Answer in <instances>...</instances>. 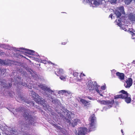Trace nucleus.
Returning <instances> with one entry per match:
<instances>
[{
    "label": "nucleus",
    "mask_w": 135,
    "mask_h": 135,
    "mask_svg": "<svg viewBox=\"0 0 135 135\" xmlns=\"http://www.w3.org/2000/svg\"><path fill=\"white\" fill-rule=\"evenodd\" d=\"M1 55V53H0V55Z\"/></svg>",
    "instance_id": "obj_49"
},
{
    "label": "nucleus",
    "mask_w": 135,
    "mask_h": 135,
    "mask_svg": "<svg viewBox=\"0 0 135 135\" xmlns=\"http://www.w3.org/2000/svg\"><path fill=\"white\" fill-rule=\"evenodd\" d=\"M67 120L68 121L67 122L69 123L70 124H71L72 126L73 127L76 126L78 123H80V120L78 119H75L74 121H71L70 120L68 119L67 118Z\"/></svg>",
    "instance_id": "obj_13"
},
{
    "label": "nucleus",
    "mask_w": 135,
    "mask_h": 135,
    "mask_svg": "<svg viewBox=\"0 0 135 135\" xmlns=\"http://www.w3.org/2000/svg\"><path fill=\"white\" fill-rule=\"evenodd\" d=\"M88 98L90 100H94L91 97H88Z\"/></svg>",
    "instance_id": "obj_35"
},
{
    "label": "nucleus",
    "mask_w": 135,
    "mask_h": 135,
    "mask_svg": "<svg viewBox=\"0 0 135 135\" xmlns=\"http://www.w3.org/2000/svg\"><path fill=\"white\" fill-rule=\"evenodd\" d=\"M66 77V76L65 75H61L60 77V78L63 81H65Z\"/></svg>",
    "instance_id": "obj_23"
},
{
    "label": "nucleus",
    "mask_w": 135,
    "mask_h": 135,
    "mask_svg": "<svg viewBox=\"0 0 135 135\" xmlns=\"http://www.w3.org/2000/svg\"><path fill=\"white\" fill-rule=\"evenodd\" d=\"M30 85H31L30 86L29 85H27V84H25L23 85L25 86H27L28 88L29 89H31L32 87H33L36 89H37V86H38L45 92L46 95H47L48 97H49L48 94V93L50 94L54 95H55V91L51 89L50 88L48 87L46 85H45L40 84L39 85L37 84L36 85V86L35 84L33 85L31 84Z\"/></svg>",
    "instance_id": "obj_1"
},
{
    "label": "nucleus",
    "mask_w": 135,
    "mask_h": 135,
    "mask_svg": "<svg viewBox=\"0 0 135 135\" xmlns=\"http://www.w3.org/2000/svg\"><path fill=\"white\" fill-rule=\"evenodd\" d=\"M38 97H35L34 98V100L38 104H43V106L44 107V109L47 111L49 110V106L46 104L44 103V101L42 100V98L41 97L38 95Z\"/></svg>",
    "instance_id": "obj_7"
},
{
    "label": "nucleus",
    "mask_w": 135,
    "mask_h": 135,
    "mask_svg": "<svg viewBox=\"0 0 135 135\" xmlns=\"http://www.w3.org/2000/svg\"><path fill=\"white\" fill-rule=\"evenodd\" d=\"M89 129L90 131L94 130L95 125L97 122V118L94 114L91 115L89 119Z\"/></svg>",
    "instance_id": "obj_5"
},
{
    "label": "nucleus",
    "mask_w": 135,
    "mask_h": 135,
    "mask_svg": "<svg viewBox=\"0 0 135 135\" xmlns=\"http://www.w3.org/2000/svg\"><path fill=\"white\" fill-rule=\"evenodd\" d=\"M131 34L132 36H135V33H134L133 32H131Z\"/></svg>",
    "instance_id": "obj_38"
},
{
    "label": "nucleus",
    "mask_w": 135,
    "mask_h": 135,
    "mask_svg": "<svg viewBox=\"0 0 135 135\" xmlns=\"http://www.w3.org/2000/svg\"><path fill=\"white\" fill-rule=\"evenodd\" d=\"M89 90L95 91V86H98L97 83L95 81L92 82L91 81L88 83Z\"/></svg>",
    "instance_id": "obj_12"
},
{
    "label": "nucleus",
    "mask_w": 135,
    "mask_h": 135,
    "mask_svg": "<svg viewBox=\"0 0 135 135\" xmlns=\"http://www.w3.org/2000/svg\"><path fill=\"white\" fill-rule=\"evenodd\" d=\"M66 42H62V44L63 45H65L66 44Z\"/></svg>",
    "instance_id": "obj_39"
},
{
    "label": "nucleus",
    "mask_w": 135,
    "mask_h": 135,
    "mask_svg": "<svg viewBox=\"0 0 135 135\" xmlns=\"http://www.w3.org/2000/svg\"><path fill=\"white\" fill-rule=\"evenodd\" d=\"M120 92L122 93V94L117 95L115 97V99L120 98L124 99L125 101L127 103H130L131 101V95L128 93L127 92L125 91L122 90L120 91Z\"/></svg>",
    "instance_id": "obj_4"
},
{
    "label": "nucleus",
    "mask_w": 135,
    "mask_h": 135,
    "mask_svg": "<svg viewBox=\"0 0 135 135\" xmlns=\"http://www.w3.org/2000/svg\"><path fill=\"white\" fill-rule=\"evenodd\" d=\"M134 84L135 85V82H134Z\"/></svg>",
    "instance_id": "obj_48"
},
{
    "label": "nucleus",
    "mask_w": 135,
    "mask_h": 135,
    "mask_svg": "<svg viewBox=\"0 0 135 135\" xmlns=\"http://www.w3.org/2000/svg\"><path fill=\"white\" fill-rule=\"evenodd\" d=\"M110 2L111 4L115 3L117 2V0H110Z\"/></svg>",
    "instance_id": "obj_30"
},
{
    "label": "nucleus",
    "mask_w": 135,
    "mask_h": 135,
    "mask_svg": "<svg viewBox=\"0 0 135 135\" xmlns=\"http://www.w3.org/2000/svg\"><path fill=\"white\" fill-rule=\"evenodd\" d=\"M85 76V75H84V74L83 73H81V74L80 75V76L81 80V77H83V76Z\"/></svg>",
    "instance_id": "obj_33"
},
{
    "label": "nucleus",
    "mask_w": 135,
    "mask_h": 135,
    "mask_svg": "<svg viewBox=\"0 0 135 135\" xmlns=\"http://www.w3.org/2000/svg\"><path fill=\"white\" fill-rule=\"evenodd\" d=\"M12 85V84H9V86H8V87H10Z\"/></svg>",
    "instance_id": "obj_40"
},
{
    "label": "nucleus",
    "mask_w": 135,
    "mask_h": 135,
    "mask_svg": "<svg viewBox=\"0 0 135 135\" xmlns=\"http://www.w3.org/2000/svg\"><path fill=\"white\" fill-rule=\"evenodd\" d=\"M133 1H134H134H134V0H133Z\"/></svg>",
    "instance_id": "obj_45"
},
{
    "label": "nucleus",
    "mask_w": 135,
    "mask_h": 135,
    "mask_svg": "<svg viewBox=\"0 0 135 135\" xmlns=\"http://www.w3.org/2000/svg\"><path fill=\"white\" fill-rule=\"evenodd\" d=\"M98 102L101 104H103L108 105L107 108H109L112 106V105L114 103V100H98Z\"/></svg>",
    "instance_id": "obj_8"
},
{
    "label": "nucleus",
    "mask_w": 135,
    "mask_h": 135,
    "mask_svg": "<svg viewBox=\"0 0 135 135\" xmlns=\"http://www.w3.org/2000/svg\"><path fill=\"white\" fill-rule=\"evenodd\" d=\"M12 50L16 52H21L24 54H26L27 56H28V57L32 58V59H33V58H35V57H33V55L36 54L35 51H33L23 48H18L15 47H13Z\"/></svg>",
    "instance_id": "obj_2"
},
{
    "label": "nucleus",
    "mask_w": 135,
    "mask_h": 135,
    "mask_svg": "<svg viewBox=\"0 0 135 135\" xmlns=\"http://www.w3.org/2000/svg\"><path fill=\"white\" fill-rule=\"evenodd\" d=\"M73 75L74 76V79L77 81H81L80 76V74L76 72V71H73Z\"/></svg>",
    "instance_id": "obj_17"
},
{
    "label": "nucleus",
    "mask_w": 135,
    "mask_h": 135,
    "mask_svg": "<svg viewBox=\"0 0 135 135\" xmlns=\"http://www.w3.org/2000/svg\"><path fill=\"white\" fill-rule=\"evenodd\" d=\"M113 17V15L112 14H111L109 16V17L111 18L112 19L113 18V17Z\"/></svg>",
    "instance_id": "obj_37"
},
{
    "label": "nucleus",
    "mask_w": 135,
    "mask_h": 135,
    "mask_svg": "<svg viewBox=\"0 0 135 135\" xmlns=\"http://www.w3.org/2000/svg\"><path fill=\"white\" fill-rule=\"evenodd\" d=\"M6 69H1L0 68V75H4L6 74Z\"/></svg>",
    "instance_id": "obj_21"
},
{
    "label": "nucleus",
    "mask_w": 135,
    "mask_h": 135,
    "mask_svg": "<svg viewBox=\"0 0 135 135\" xmlns=\"http://www.w3.org/2000/svg\"><path fill=\"white\" fill-rule=\"evenodd\" d=\"M134 61H133V62H132V63H134Z\"/></svg>",
    "instance_id": "obj_43"
},
{
    "label": "nucleus",
    "mask_w": 135,
    "mask_h": 135,
    "mask_svg": "<svg viewBox=\"0 0 135 135\" xmlns=\"http://www.w3.org/2000/svg\"><path fill=\"white\" fill-rule=\"evenodd\" d=\"M116 75L121 80H123L124 79V75L123 73L117 72L116 73Z\"/></svg>",
    "instance_id": "obj_19"
},
{
    "label": "nucleus",
    "mask_w": 135,
    "mask_h": 135,
    "mask_svg": "<svg viewBox=\"0 0 135 135\" xmlns=\"http://www.w3.org/2000/svg\"><path fill=\"white\" fill-rule=\"evenodd\" d=\"M70 70H71V71L72 70V69H70Z\"/></svg>",
    "instance_id": "obj_46"
},
{
    "label": "nucleus",
    "mask_w": 135,
    "mask_h": 135,
    "mask_svg": "<svg viewBox=\"0 0 135 135\" xmlns=\"http://www.w3.org/2000/svg\"><path fill=\"white\" fill-rule=\"evenodd\" d=\"M132 0H124L125 3L127 4H129L132 1Z\"/></svg>",
    "instance_id": "obj_27"
},
{
    "label": "nucleus",
    "mask_w": 135,
    "mask_h": 135,
    "mask_svg": "<svg viewBox=\"0 0 135 135\" xmlns=\"http://www.w3.org/2000/svg\"><path fill=\"white\" fill-rule=\"evenodd\" d=\"M64 115H65L66 117L63 115L62 114L60 115V117L62 118L63 119H65L66 120V122H68V121L67 120V118L68 119L70 120L71 118L70 115V112L67 110H65V111H64Z\"/></svg>",
    "instance_id": "obj_11"
},
{
    "label": "nucleus",
    "mask_w": 135,
    "mask_h": 135,
    "mask_svg": "<svg viewBox=\"0 0 135 135\" xmlns=\"http://www.w3.org/2000/svg\"><path fill=\"white\" fill-rule=\"evenodd\" d=\"M132 79L131 78H129L126 81L124 84V86L126 88H129L132 85Z\"/></svg>",
    "instance_id": "obj_15"
},
{
    "label": "nucleus",
    "mask_w": 135,
    "mask_h": 135,
    "mask_svg": "<svg viewBox=\"0 0 135 135\" xmlns=\"http://www.w3.org/2000/svg\"><path fill=\"white\" fill-rule=\"evenodd\" d=\"M37 59L38 60V61L40 62H41L42 63H43L46 64L47 63L50 64V63L51 64H52L51 62H49L48 61L47 59L46 58H44V57H41L39 56H38L37 57Z\"/></svg>",
    "instance_id": "obj_14"
},
{
    "label": "nucleus",
    "mask_w": 135,
    "mask_h": 135,
    "mask_svg": "<svg viewBox=\"0 0 135 135\" xmlns=\"http://www.w3.org/2000/svg\"><path fill=\"white\" fill-rule=\"evenodd\" d=\"M12 134H17V133L15 132V131H12Z\"/></svg>",
    "instance_id": "obj_36"
},
{
    "label": "nucleus",
    "mask_w": 135,
    "mask_h": 135,
    "mask_svg": "<svg viewBox=\"0 0 135 135\" xmlns=\"http://www.w3.org/2000/svg\"><path fill=\"white\" fill-rule=\"evenodd\" d=\"M1 83V85H3V83Z\"/></svg>",
    "instance_id": "obj_44"
},
{
    "label": "nucleus",
    "mask_w": 135,
    "mask_h": 135,
    "mask_svg": "<svg viewBox=\"0 0 135 135\" xmlns=\"http://www.w3.org/2000/svg\"><path fill=\"white\" fill-rule=\"evenodd\" d=\"M115 10V14L117 18L120 17L122 14H125L124 9H117Z\"/></svg>",
    "instance_id": "obj_16"
},
{
    "label": "nucleus",
    "mask_w": 135,
    "mask_h": 135,
    "mask_svg": "<svg viewBox=\"0 0 135 135\" xmlns=\"http://www.w3.org/2000/svg\"><path fill=\"white\" fill-rule=\"evenodd\" d=\"M115 22L116 23V24L119 26L122 29L124 30L125 31L127 30V29L124 27V26L126 27L127 26L125 25H124V22L123 21H121L120 19L119 18L118 20H116L115 21Z\"/></svg>",
    "instance_id": "obj_10"
},
{
    "label": "nucleus",
    "mask_w": 135,
    "mask_h": 135,
    "mask_svg": "<svg viewBox=\"0 0 135 135\" xmlns=\"http://www.w3.org/2000/svg\"><path fill=\"white\" fill-rule=\"evenodd\" d=\"M21 74L22 76H23V77H25L27 76V74L26 73L25 71H23L22 72H21Z\"/></svg>",
    "instance_id": "obj_25"
},
{
    "label": "nucleus",
    "mask_w": 135,
    "mask_h": 135,
    "mask_svg": "<svg viewBox=\"0 0 135 135\" xmlns=\"http://www.w3.org/2000/svg\"><path fill=\"white\" fill-rule=\"evenodd\" d=\"M57 91L58 94H61L62 95H64V93L65 92V90H59V91Z\"/></svg>",
    "instance_id": "obj_26"
},
{
    "label": "nucleus",
    "mask_w": 135,
    "mask_h": 135,
    "mask_svg": "<svg viewBox=\"0 0 135 135\" xmlns=\"http://www.w3.org/2000/svg\"><path fill=\"white\" fill-rule=\"evenodd\" d=\"M78 132L77 133V131L75 130L74 132L75 135H85L87 131V128L83 127L79 128L78 130Z\"/></svg>",
    "instance_id": "obj_9"
},
{
    "label": "nucleus",
    "mask_w": 135,
    "mask_h": 135,
    "mask_svg": "<svg viewBox=\"0 0 135 135\" xmlns=\"http://www.w3.org/2000/svg\"><path fill=\"white\" fill-rule=\"evenodd\" d=\"M105 88L106 86L104 85L102 86L101 87V89H100V86L98 85L95 86V91L100 96L104 97V95L107 94V92L105 90Z\"/></svg>",
    "instance_id": "obj_6"
},
{
    "label": "nucleus",
    "mask_w": 135,
    "mask_h": 135,
    "mask_svg": "<svg viewBox=\"0 0 135 135\" xmlns=\"http://www.w3.org/2000/svg\"><path fill=\"white\" fill-rule=\"evenodd\" d=\"M129 18V19L132 21H135V15H130Z\"/></svg>",
    "instance_id": "obj_22"
},
{
    "label": "nucleus",
    "mask_w": 135,
    "mask_h": 135,
    "mask_svg": "<svg viewBox=\"0 0 135 135\" xmlns=\"http://www.w3.org/2000/svg\"><path fill=\"white\" fill-rule=\"evenodd\" d=\"M11 134V135H13V134Z\"/></svg>",
    "instance_id": "obj_50"
},
{
    "label": "nucleus",
    "mask_w": 135,
    "mask_h": 135,
    "mask_svg": "<svg viewBox=\"0 0 135 135\" xmlns=\"http://www.w3.org/2000/svg\"><path fill=\"white\" fill-rule=\"evenodd\" d=\"M124 8V7L123 6H122L121 7L119 8L122 9V8Z\"/></svg>",
    "instance_id": "obj_41"
},
{
    "label": "nucleus",
    "mask_w": 135,
    "mask_h": 135,
    "mask_svg": "<svg viewBox=\"0 0 135 135\" xmlns=\"http://www.w3.org/2000/svg\"><path fill=\"white\" fill-rule=\"evenodd\" d=\"M4 64L5 62H4V60H2L1 59H0V64Z\"/></svg>",
    "instance_id": "obj_31"
},
{
    "label": "nucleus",
    "mask_w": 135,
    "mask_h": 135,
    "mask_svg": "<svg viewBox=\"0 0 135 135\" xmlns=\"http://www.w3.org/2000/svg\"><path fill=\"white\" fill-rule=\"evenodd\" d=\"M28 110H25V114L23 115L24 117L26 119V122L25 123L24 126L25 127V129H26L27 128H28L30 127L31 125H33L35 122V120L33 117L29 115L28 113Z\"/></svg>",
    "instance_id": "obj_3"
},
{
    "label": "nucleus",
    "mask_w": 135,
    "mask_h": 135,
    "mask_svg": "<svg viewBox=\"0 0 135 135\" xmlns=\"http://www.w3.org/2000/svg\"><path fill=\"white\" fill-rule=\"evenodd\" d=\"M121 131L122 132V133L123 134L122 135H123L124 134H123V131L122 129L121 130Z\"/></svg>",
    "instance_id": "obj_42"
},
{
    "label": "nucleus",
    "mask_w": 135,
    "mask_h": 135,
    "mask_svg": "<svg viewBox=\"0 0 135 135\" xmlns=\"http://www.w3.org/2000/svg\"><path fill=\"white\" fill-rule=\"evenodd\" d=\"M111 9L112 10H113V9Z\"/></svg>",
    "instance_id": "obj_47"
},
{
    "label": "nucleus",
    "mask_w": 135,
    "mask_h": 135,
    "mask_svg": "<svg viewBox=\"0 0 135 135\" xmlns=\"http://www.w3.org/2000/svg\"><path fill=\"white\" fill-rule=\"evenodd\" d=\"M57 72L59 74H63L64 73V71L63 69H56L55 70V74L57 75H58L56 73V72Z\"/></svg>",
    "instance_id": "obj_20"
},
{
    "label": "nucleus",
    "mask_w": 135,
    "mask_h": 135,
    "mask_svg": "<svg viewBox=\"0 0 135 135\" xmlns=\"http://www.w3.org/2000/svg\"><path fill=\"white\" fill-rule=\"evenodd\" d=\"M80 101L85 107H87L90 104L89 101H88L82 98L80 99Z\"/></svg>",
    "instance_id": "obj_18"
},
{
    "label": "nucleus",
    "mask_w": 135,
    "mask_h": 135,
    "mask_svg": "<svg viewBox=\"0 0 135 135\" xmlns=\"http://www.w3.org/2000/svg\"><path fill=\"white\" fill-rule=\"evenodd\" d=\"M63 131L64 130V132H62V133H63V135H69V134H67H67H66V133H64V132L65 133V131H66L64 129H62Z\"/></svg>",
    "instance_id": "obj_32"
},
{
    "label": "nucleus",
    "mask_w": 135,
    "mask_h": 135,
    "mask_svg": "<svg viewBox=\"0 0 135 135\" xmlns=\"http://www.w3.org/2000/svg\"><path fill=\"white\" fill-rule=\"evenodd\" d=\"M105 1L104 0H99L98 2L100 4H102L104 3Z\"/></svg>",
    "instance_id": "obj_29"
},
{
    "label": "nucleus",
    "mask_w": 135,
    "mask_h": 135,
    "mask_svg": "<svg viewBox=\"0 0 135 135\" xmlns=\"http://www.w3.org/2000/svg\"><path fill=\"white\" fill-rule=\"evenodd\" d=\"M31 94L34 95L35 97H37V96H38V95L35 92L33 91H31Z\"/></svg>",
    "instance_id": "obj_28"
},
{
    "label": "nucleus",
    "mask_w": 135,
    "mask_h": 135,
    "mask_svg": "<svg viewBox=\"0 0 135 135\" xmlns=\"http://www.w3.org/2000/svg\"><path fill=\"white\" fill-rule=\"evenodd\" d=\"M64 93V95H65L67 96H69V95L71 94V93L70 91H66L65 90Z\"/></svg>",
    "instance_id": "obj_24"
},
{
    "label": "nucleus",
    "mask_w": 135,
    "mask_h": 135,
    "mask_svg": "<svg viewBox=\"0 0 135 135\" xmlns=\"http://www.w3.org/2000/svg\"><path fill=\"white\" fill-rule=\"evenodd\" d=\"M18 98L20 99L21 101H22L23 100H24V98L22 97H18Z\"/></svg>",
    "instance_id": "obj_34"
}]
</instances>
